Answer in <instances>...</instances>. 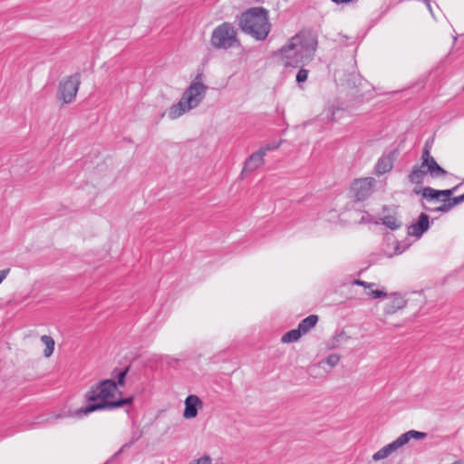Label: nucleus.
I'll use <instances>...</instances> for the list:
<instances>
[{
	"label": "nucleus",
	"instance_id": "nucleus-1",
	"mask_svg": "<svg viewBox=\"0 0 464 464\" xmlns=\"http://www.w3.org/2000/svg\"><path fill=\"white\" fill-rule=\"evenodd\" d=\"M117 390V384L115 381L111 379H106L99 382L95 386L85 393V401L87 404L80 409H77L72 413L67 414V416H73L76 418H82L95 411L101 410H112L121 408L125 405H130L133 402V397H126L117 401H108L109 398L112 397L115 391ZM66 417V414H56L55 419Z\"/></svg>",
	"mask_w": 464,
	"mask_h": 464
},
{
	"label": "nucleus",
	"instance_id": "nucleus-2",
	"mask_svg": "<svg viewBox=\"0 0 464 464\" xmlns=\"http://www.w3.org/2000/svg\"><path fill=\"white\" fill-rule=\"evenodd\" d=\"M316 45L315 38L296 34L290 39L288 44L275 52V55L281 54L285 67L297 68L312 60Z\"/></svg>",
	"mask_w": 464,
	"mask_h": 464
},
{
	"label": "nucleus",
	"instance_id": "nucleus-3",
	"mask_svg": "<svg viewBox=\"0 0 464 464\" xmlns=\"http://www.w3.org/2000/svg\"><path fill=\"white\" fill-rule=\"evenodd\" d=\"M237 19L241 31L257 41L265 40L270 33L268 11L262 6L248 8Z\"/></svg>",
	"mask_w": 464,
	"mask_h": 464
},
{
	"label": "nucleus",
	"instance_id": "nucleus-4",
	"mask_svg": "<svg viewBox=\"0 0 464 464\" xmlns=\"http://www.w3.org/2000/svg\"><path fill=\"white\" fill-rule=\"evenodd\" d=\"M208 86L202 82V73H198L195 80L184 91L180 101L168 111V116L175 120L198 106L204 100Z\"/></svg>",
	"mask_w": 464,
	"mask_h": 464
},
{
	"label": "nucleus",
	"instance_id": "nucleus-5",
	"mask_svg": "<svg viewBox=\"0 0 464 464\" xmlns=\"http://www.w3.org/2000/svg\"><path fill=\"white\" fill-rule=\"evenodd\" d=\"M210 44L216 49L225 50L240 44L237 36V30L227 22L219 24L213 30Z\"/></svg>",
	"mask_w": 464,
	"mask_h": 464
},
{
	"label": "nucleus",
	"instance_id": "nucleus-6",
	"mask_svg": "<svg viewBox=\"0 0 464 464\" xmlns=\"http://www.w3.org/2000/svg\"><path fill=\"white\" fill-rule=\"evenodd\" d=\"M80 84L81 74L79 72L70 75L62 81L58 89L59 100H61L63 103L72 102L77 94Z\"/></svg>",
	"mask_w": 464,
	"mask_h": 464
},
{
	"label": "nucleus",
	"instance_id": "nucleus-7",
	"mask_svg": "<svg viewBox=\"0 0 464 464\" xmlns=\"http://www.w3.org/2000/svg\"><path fill=\"white\" fill-rule=\"evenodd\" d=\"M375 184L372 177L356 179L351 183L350 191L356 201H363L372 194Z\"/></svg>",
	"mask_w": 464,
	"mask_h": 464
},
{
	"label": "nucleus",
	"instance_id": "nucleus-8",
	"mask_svg": "<svg viewBox=\"0 0 464 464\" xmlns=\"http://www.w3.org/2000/svg\"><path fill=\"white\" fill-rule=\"evenodd\" d=\"M461 186V183L456 185L455 187L449 188V189H442L438 190L435 188H432L430 187H425L420 190L417 188L413 189V192L415 194H421L422 198L432 200V199H439L440 197H445L448 198H450V197L453 195L455 191Z\"/></svg>",
	"mask_w": 464,
	"mask_h": 464
},
{
	"label": "nucleus",
	"instance_id": "nucleus-9",
	"mask_svg": "<svg viewBox=\"0 0 464 464\" xmlns=\"http://www.w3.org/2000/svg\"><path fill=\"white\" fill-rule=\"evenodd\" d=\"M430 228V217L420 213L415 223L408 227V235L420 237Z\"/></svg>",
	"mask_w": 464,
	"mask_h": 464
},
{
	"label": "nucleus",
	"instance_id": "nucleus-10",
	"mask_svg": "<svg viewBox=\"0 0 464 464\" xmlns=\"http://www.w3.org/2000/svg\"><path fill=\"white\" fill-rule=\"evenodd\" d=\"M202 407L203 402L197 395H188L185 400L183 417L188 420L197 417L198 410Z\"/></svg>",
	"mask_w": 464,
	"mask_h": 464
},
{
	"label": "nucleus",
	"instance_id": "nucleus-11",
	"mask_svg": "<svg viewBox=\"0 0 464 464\" xmlns=\"http://www.w3.org/2000/svg\"><path fill=\"white\" fill-rule=\"evenodd\" d=\"M265 150L259 149L257 151L251 154L245 161V166L242 174L252 172L259 168L264 163Z\"/></svg>",
	"mask_w": 464,
	"mask_h": 464
},
{
	"label": "nucleus",
	"instance_id": "nucleus-12",
	"mask_svg": "<svg viewBox=\"0 0 464 464\" xmlns=\"http://www.w3.org/2000/svg\"><path fill=\"white\" fill-rule=\"evenodd\" d=\"M394 159V152L382 155L375 165V173L382 175L390 172L393 167Z\"/></svg>",
	"mask_w": 464,
	"mask_h": 464
},
{
	"label": "nucleus",
	"instance_id": "nucleus-13",
	"mask_svg": "<svg viewBox=\"0 0 464 464\" xmlns=\"http://www.w3.org/2000/svg\"><path fill=\"white\" fill-rule=\"evenodd\" d=\"M406 305V301L397 293L392 295V299L385 306V313L388 314H395L398 310L402 309Z\"/></svg>",
	"mask_w": 464,
	"mask_h": 464
},
{
	"label": "nucleus",
	"instance_id": "nucleus-14",
	"mask_svg": "<svg viewBox=\"0 0 464 464\" xmlns=\"http://www.w3.org/2000/svg\"><path fill=\"white\" fill-rule=\"evenodd\" d=\"M424 166L427 168V171L432 179L444 178L449 174V172L440 167L435 160H430L428 165Z\"/></svg>",
	"mask_w": 464,
	"mask_h": 464
},
{
	"label": "nucleus",
	"instance_id": "nucleus-15",
	"mask_svg": "<svg viewBox=\"0 0 464 464\" xmlns=\"http://www.w3.org/2000/svg\"><path fill=\"white\" fill-rule=\"evenodd\" d=\"M421 168H426L423 166L422 163L420 164H415L412 167L411 171L408 175V179L411 183L416 184V185H421L424 180L425 172L421 171Z\"/></svg>",
	"mask_w": 464,
	"mask_h": 464
},
{
	"label": "nucleus",
	"instance_id": "nucleus-16",
	"mask_svg": "<svg viewBox=\"0 0 464 464\" xmlns=\"http://www.w3.org/2000/svg\"><path fill=\"white\" fill-rule=\"evenodd\" d=\"M318 319L319 318L316 314H310L298 324L297 328L300 330L302 334H305L316 325Z\"/></svg>",
	"mask_w": 464,
	"mask_h": 464
},
{
	"label": "nucleus",
	"instance_id": "nucleus-17",
	"mask_svg": "<svg viewBox=\"0 0 464 464\" xmlns=\"http://www.w3.org/2000/svg\"><path fill=\"white\" fill-rule=\"evenodd\" d=\"M427 436H428V434L426 432L418 431V430H409L401 435L404 445L407 444L410 441V440H411V439L422 440V439H425Z\"/></svg>",
	"mask_w": 464,
	"mask_h": 464
},
{
	"label": "nucleus",
	"instance_id": "nucleus-18",
	"mask_svg": "<svg viewBox=\"0 0 464 464\" xmlns=\"http://www.w3.org/2000/svg\"><path fill=\"white\" fill-rule=\"evenodd\" d=\"M302 335L303 334H302V333L300 332V330L298 328L293 329V330H290V331L286 332L282 336L281 341L284 343H294V342L298 341L301 338Z\"/></svg>",
	"mask_w": 464,
	"mask_h": 464
},
{
	"label": "nucleus",
	"instance_id": "nucleus-19",
	"mask_svg": "<svg viewBox=\"0 0 464 464\" xmlns=\"http://www.w3.org/2000/svg\"><path fill=\"white\" fill-rule=\"evenodd\" d=\"M42 343L45 345V349L44 350V355L45 357H50L54 350V340L53 337L49 335H43L41 337Z\"/></svg>",
	"mask_w": 464,
	"mask_h": 464
},
{
	"label": "nucleus",
	"instance_id": "nucleus-20",
	"mask_svg": "<svg viewBox=\"0 0 464 464\" xmlns=\"http://www.w3.org/2000/svg\"><path fill=\"white\" fill-rule=\"evenodd\" d=\"M455 207V205L452 203V198H448L444 201V203L435 208H430L426 207L424 204H422V208L429 211H434V212H442L447 213L450 209H452Z\"/></svg>",
	"mask_w": 464,
	"mask_h": 464
},
{
	"label": "nucleus",
	"instance_id": "nucleus-21",
	"mask_svg": "<svg viewBox=\"0 0 464 464\" xmlns=\"http://www.w3.org/2000/svg\"><path fill=\"white\" fill-rule=\"evenodd\" d=\"M130 370V366L125 367L124 369L119 370L114 369L112 372V376L117 380L115 383L118 386H122L125 383L126 375Z\"/></svg>",
	"mask_w": 464,
	"mask_h": 464
},
{
	"label": "nucleus",
	"instance_id": "nucleus-22",
	"mask_svg": "<svg viewBox=\"0 0 464 464\" xmlns=\"http://www.w3.org/2000/svg\"><path fill=\"white\" fill-rule=\"evenodd\" d=\"M382 224L392 230L399 228L401 225L394 216H385L382 218Z\"/></svg>",
	"mask_w": 464,
	"mask_h": 464
},
{
	"label": "nucleus",
	"instance_id": "nucleus-23",
	"mask_svg": "<svg viewBox=\"0 0 464 464\" xmlns=\"http://www.w3.org/2000/svg\"><path fill=\"white\" fill-rule=\"evenodd\" d=\"M345 111L343 109L339 107H331L326 111V117L328 121H335L337 118H340L338 114H343Z\"/></svg>",
	"mask_w": 464,
	"mask_h": 464
},
{
	"label": "nucleus",
	"instance_id": "nucleus-24",
	"mask_svg": "<svg viewBox=\"0 0 464 464\" xmlns=\"http://www.w3.org/2000/svg\"><path fill=\"white\" fill-rule=\"evenodd\" d=\"M431 160H435V159L430 155L429 144L426 143L422 149L421 163L423 164V166L428 165V163Z\"/></svg>",
	"mask_w": 464,
	"mask_h": 464
},
{
	"label": "nucleus",
	"instance_id": "nucleus-25",
	"mask_svg": "<svg viewBox=\"0 0 464 464\" xmlns=\"http://www.w3.org/2000/svg\"><path fill=\"white\" fill-rule=\"evenodd\" d=\"M402 446H404V443L401 435L395 440L386 445L391 454Z\"/></svg>",
	"mask_w": 464,
	"mask_h": 464
},
{
	"label": "nucleus",
	"instance_id": "nucleus-26",
	"mask_svg": "<svg viewBox=\"0 0 464 464\" xmlns=\"http://www.w3.org/2000/svg\"><path fill=\"white\" fill-rule=\"evenodd\" d=\"M390 455H391V453H390L389 450L387 449L386 446H384L373 454L372 459L374 460H380V459H383L387 458Z\"/></svg>",
	"mask_w": 464,
	"mask_h": 464
},
{
	"label": "nucleus",
	"instance_id": "nucleus-27",
	"mask_svg": "<svg viewBox=\"0 0 464 464\" xmlns=\"http://www.w3.org/2000/svg\"><path fill=\"white\" fill-rule=\"evenodd\" d=\"M308 72H309L308 70L301 68L296 74V78H295L296 82L298 83L304 82L307 80Z\"/></svg>",
	"mask_w": 464,
	"mask_h": 464
},
{
	"label": "nucleus",
	"instance_id": "nucleus-28",
	"mask_svg": "<svg viewBox=\"0 0 464 464\" xmlns=\"http://www.w3.org/2000/svg\"><path fill=\"white\" fill-rule=\"evenodd\" d=\"M340 361V356L336 353H332L328 355L325 359V362L331 367L335 366Z\"/></svg>",
	"mask_w": 464,
	"mask_h": 464
},
{
	"label": "nucleus",
	"instance_id": "nucleus-29",
	"mask_svg": "<svg viewBox=\"0 0 464 464\" xmlns=\"http://www.w3.org/2000/svg\"><path fill=\"white\" fill-rule=\"evenodd\" d=\"M190 464H212V459L209 456L205 455L193 460Z\"/></svg>",
	"mask_w": 464,
	"mask_h": 464
},
{
	"label": "nucleus",
	"instance_id": "nucleus-30",
	"mask_svg": "<svg viewBox=\"0 0 464 464\" xmlns=\"http://www.w3.org/2000/svg\"><path fill=\"white\" fill-rule=\"evenodd\" d=\"M368 295L372 298H382L387 296V293L383 290H372L368 293Z\"/></svg>",
	"mask_w": 464,
	"mask_h": 464
},
{
	"label": "nucleus",
	"instance_id": "nucleus-31",
	"mask_svg": "<svg viewBox=\"0 0 464 464\" xmlns=\"http://www.w3.org/2000/svg\"><path fill=\"white\" fill-rule=\"evenodd\" d=\"M353 284L356 285L363 286L364 288H372L374 285L373 283H368V282H365V281H362L360 279H355L353 282Z\"/></svg>",
	"mask_w": 464,
	"mask_h": 464
},
{
	"label": "nucleus",
	"instance_id": "nucleus-32",
	"mask_svg": "<svg viewBox=\"0 0 464 464\" xmlns=\"http://www.w3.org/2000/svg\"><path fill=\"white\" fill-rule=\"evenodd\" d=\"M280 143H277V144H267L266 147H262L260 148L261 150H265V154L266 153V151L268 150H276L278 147H279Z\"/></svg>",
	"mask_w": 464,
	"mask_h": 464
},
{
	"label": "nucleus",
	"instance_id": "nucleus-33",
	"mask_svg": "<svg viewBox=\"0 0 464 464\" xmlns=\"http://www.w3.org/2000/svg\"><path fill=\"white\" fill-rule=\"evenodd\" d=\"M452 198V203L457 206L462 202H464V193L460 196H458V197H454V198Z\"/></svg>",
	"mask_w": 464,
	"mask_h": 464
},
{
	"label": "nucleus",
	"instance_id": "nucleus-34",
	"mask_svg": "<svg viewBox=\"0 0 464 464\" xmlns=\"http://www.w3.org/2000/svg\"><path fill=\"white\" fill-rule=\"evenodd\" d=\"M10 273V268L0 270V284L6 278Z\"/></svg>",
	"mask_w": 464,
	"mask_h": 464
},
{
	"label": "nucleus",
	"instance_id": "nucleus-35",
	"mask_svg": "<svg viewBox=\"0 0 464 464\" xmlns=\"http://www.w3.org/2000/svg\"><path fill=\"white\" fill-rule=\"evenodd\" d=\"M424 2L426 3L427 5V8H429V10L431 12V6H430V3L429 0H424Z\"/></svg>",
	"mask_w": 464,
	"mask_h": 464
},
{
	"label": "nucleus",
	"instance_id": "nucleus-36",
	"mask_svg": "<svg viewBox=\"0 0 464 464\" xmlns=\"http://www.w3.org/2000/svg\"><path fill=\"white\" fill-rule=\"evenodd\" d=\"M420 170L425 172V175L429 174V172L427 171V168H421Z\"/></svg>",
	"mask_w": 464,
	"mask_h": 464
},
{
	"label": "nucleus",
	"instance_id": "nucleus-37",
	"mask_svg": "<svg viewBox=\"0 0 464 464\" xmlns=\"http://www.w3.org/2000/svg\"><path fill=\"white\" fill-rule=\"evenodd\" d=\"M364 222H365V218H364V217H362L360 223H364Z\"/></svg>",
	"mask_w": 464,
	"mask_h": 464
}]
</instances>
